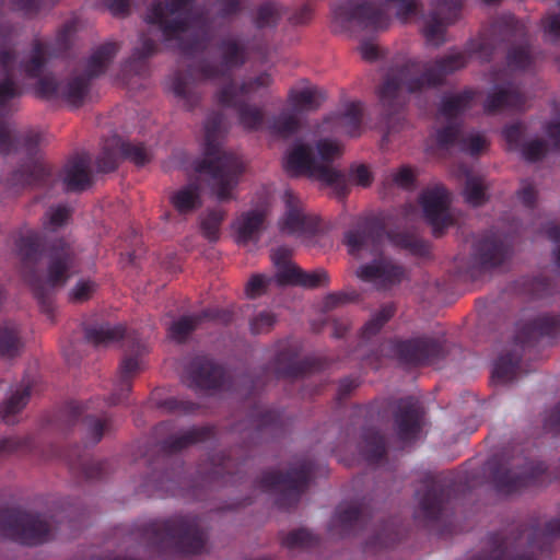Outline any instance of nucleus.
<instances>
[{
    "instance_id": "nucleus-1",
    "label": "nucleus",
    "mask_w": 560,
    "mask_h": 560,
    "mask_svg": "<svg viewBox=\"0 0 560 560\" xmlns=\"http://www.w3.org/2000/svg\"><path fill=\"white\" fill-rule=\"evenodd\" d=\"M504 43L509 45L503 69L491 72V81L495 90L488 94L483 110L495 114L504 109L524 110L526 96L521 88L512 81V73L528 70L534 62L532 47L525 25L512 14L497 18L490 27V38L480 39L474 48L480 57L489 61L494 46Z\"/></svg>"
},
{
    "instance_id": "nucleus-2",
    "label": "nucleus",
    "mask_w": 560,
    "mask_h": 560,
    "mask_svg": "<svg viewBox=\"0 0 560 560\" xmlns=\"http://www.w3.org/2000/svg\"><path fill=\"white\" fill-rule=\"evenodd\" d=\"M39 233L28 231L16 241L18 254L22 260L21 273L30 287L40 311L48 317L54 315L56 289L67 284L75 272L78 254L75 247L63 238L54 241L47 248V268L43 277L36 266L42 256Z\"/></svg>"
},
{
    "instance_id": "nucleus-3",
    "label": "nucleus",
    "mask_w": 560,
    "mask_h": 560,
    "mask_svg": "<svg viewBox=\"0 0 560 560\" xmlns=\"http://www.w3.org/2000/svg\"><path fill=\"white\" fill-rule=\"evenodd\" d=\"M467 58L463 52L445 55L433 61L408 60L392 69L378 89L383 114L389 125L392 119L399 120L408 95L443 84L448 74L464 68Z\"/></svg>"
},
{
    "instance_id": "nucleus-4",
    "label": "nucleus",
    "mask_w": 560,
    "mask_h": 560,
    "mask_svg": "<svg viewBox=\"0 0 560 560\" xmlns=\"http://www.w3.org/2000/svg\"><path fill=\"white\" fill-rule=\"evenodd\" d=\"M194 0H159L147 10L145 22L156 25L166 43L176 40L182 56L192 59L209 48L214 32L205 12H194Z\"/></svg>"
},
{
    "instance_id": "nucleus-5",
    "label": "nucleus",
    "mask_w": 560,
    "mask_h": 560,
    "mask_svg": "<svg viewBox=\"0 0 560 560\" xmlns=\"http://www.w3.org/2000/svg\"><path fill=\"white\" fill-rule=\"evenodd\" d=\"M224 115L210 113L205 121L203 156L194 162V170L206 182L219 201L233 198L232 191L237 186L244 172L240 156L221 148V133Z\"/></svg>"
},
{
    "instance_id": "nucleus-6",
    "label": "nucleus",
    "mask_w": 560,
    "mask_h": 560,
    "mask_svg": "<svg viewBox=\"0 0 560 560\" xmlns=\"http://www.w3.org/2000/svg\"><path fill=\"white\" fill-rule=\"evenodd\" d=\"M218 50L221 56L220 65L202 58L188 63L185 72L176 71L172 78V91L188 110L194 109L200 102L201 96L197 89L199 82L230 77V72L245 65L248 58L246 45L234 36L221 38Z\"/></svg>"
},
{
    "instance_id": "nucleus-7",
    "label": "nucleus",
    "mask_w": 560,
    "mask_h": 560,
    "mask_svg": "<svg viewBox=\"0 0 560 560\" xmlns=\"http://www.w3.org/2000/svg\"><path fill=\"white\" fill-rule=\"evenodd\" d=\"M316 149L318 156L314 155L310 144L295 143L284 158V171L291 177L305 175L317 179L331 186L339 199L346 198L349 194L346 176L331 166L332 161L341 154L339 144L329 139H322L317 141Z\"/></svg>"
},
{
    "instance_id": "nucleus-8",
    "label": "nucleus",
    "mask_w": 560,
    "mask_h": 560,
    "mask_svg": "<svg viewBox=\"0 0 560 560\" xmlns=\"http://www.w3.org/2000/svg\"><path fill=\"white\" fill-rule=\"evenodd\" d=\"M141 535L148 546L161 555H199L207 544L200 518L191 514L151 521L142 526Z\"/></svg>"
},
{
    "instance_id": "nucleus-9",
    "label": "nucleus",
    "mask_w": 560,
    "mask_h": 560,
    "mask_svg": "<svg viewBox=\"0 0 560 560\" xmlns=\"http://www.w3.org/2000/svg\"><path fill=\"white\" fill-rule=\"evenodd\" d=\"M85 339L95 347H107L119 340L126 349V354L119 365V393L110 395L105 404L114 406L127 398L131 390V378L141 370V357L147 351V346L137 331H127L122 324H100L89 326L84 330Z\"/></svg>"
},
{
    "instance_id": "nucleus-10",
    "label": "nucleus",
    "mask_w": 560,
    "mask_h": 560,
    "mask_svg": "<svg viewBox=\"0 0 560 560\" xmlns=\"http://www.w3.org/2000/svg\"><path fill=\"white\" fill-rule=\"evenodd\" d=\"M560 335V317L544 314L517 327L513 349L502 353L494 362L492 378L500 384L513 382L520 374L522 352L537 347L544 339L553 340Z\"/></svg>"
},
{
    "instance_id": "nucleus-11",
    "label": "nucleus",
    "mask_w": 560,
    "mask_h": 560,
    "mask_svg": "<svg viewBox=\"0 0 560 560\" xmlns=\"http://www.w3.org/2000/svg\"><path fill=\"white\" fill-rule=\"evenodd\" d=\"M489 468L495 489L504 494H513L551 480L546 464L529 458L523 452H504L500 458L489 462Z\"/></svg>"
},
{
    "instance_id": "nucleus-12",
    "label": "nucleus",
    "mask_w": 560,
    "mask_h": 560,
    "mask_svg": "<svg viewBox=\"0 0 560 560\" xmlns=\"http://www.w3.org/2000/svg\"><path fill=\"white\" fill-rule=\"evenodd\" d=\"M40 141L42 136L36 131L16 132L7 124L0 122V153L5 156L22 151L31 160V163H25L12 172L10 177L12 185L40 188L50 184V168L39 161H33L37 155Z\"/></svg>"
},
{
    "instance_id": "nucleus-13",
    "label": "nucleus",
    "mask_w": 560,
    "mask_h": 560,
    "mask_svg": "<svg viewBox=\"0 0 560 560\" xmlns=\"http://www.w3.org/2000/svg\"><path fill=\"white\" fill-rule=\"evenodd\" d=\"M455 490L456 482L450 475L424 474L415 492V520L424 526H431L441 521L452 508Z\"/></svg>"
},
{
    "instance_id": "nucleus-14",
    "label": "nucleus",
    "mask_w": 560,
    "mask_h": 560,
    "mask_svg": "<svg viewBox=\"0 0 560 560\" xmlns=\"http://www.w3.org/2000/svg\"><path fill=\"white\" fill-rule=\"evenodd\" d=\"M315 474V463L311 459L299 460L288 471L268 470L255 481V487L264 492L277 493L279 509L294 508L307 489Z\"/></svg>"
},
{
    "instance_id": "nucleus-15",
    "label": "nucleus",
    "mask_w": 560,
    "mask_h": 560,
    "mask_svg": "<svg viewBox=\"0 0 560 560\" xmlns=\"http://www.w3.org/2000/svg\"><path fill=\"white\" fill-rule=\"evenodd\" d=\"M271 82V75L266 72L244 81L241 85L231 80L217 93L218 103L236 110L238 122L243 129L257 131L264 125V112L260 107L248 104L245 97H248L259 89L269 86Z\"/></svg>"
},
{
    "instance_id": "nucleus-16",
    "label": "nucleus",
    "mask_w": 560,
    "mask_h": 560,
    "mask_svg": "<svg viewBox=\"0 0 560 560\" xmlns=\"http://www.w3.org/2000/svg\"><path fill=\"white\" fill-rule=\"evenodd\" d=\"M0 534L27 546H37L51 536L50 524L38 514L19 509H0Z\"/></svg>"
},
{
    "instance_id": "nucleus-17",
    "label": "nucleus",
    "mask_w": 560,
    "mask_h": 560,
    "mask_svg": "<svg viewBox=\"0 0 560 560\" xmlns=\"http://www.w3.org/2000/svg\"><path fill=\"white\" fill-rule=\"evenodd\" d=\"M392 349L398 360L407 365H434L446 359L448 346L443 338L420 336L392 341Z\"/></svg>"
},
{
    "instance_id": "nucleus-18",
    "label": "nucleus",
    "mask_w": 560,
    "mask_h": 560,
    "mask_svg": "<svg viewBox=\"0 0 560 560\" xmlns=\"http://www.w3.org/2000/svg\"><path fill=\"white\" fill-rule=\"evenodd\" d=\"M332 18L343 30H349L352 24L362 30L383 32L390 24V15L383 4L364 1L354 4L351 0L335 5L331 9Z\"/></svg>"
},
{
    "instance_id": "nucleus-19",
    "label": "nucleus",
    "mask_w": 560,
    "mask_h": 560,
    "mask_svg": "<svg viewBox=\"0 0 560 560\" xmlns=\"http://www.w3.org/2000/svg\"><path fill=\"white\" fill-rule=\"evenodd\" d=\"M91 80L83 73L73 75L66 81H57L52 77H42L36 84V94L46 100H63L73 106H81L90 91Z\"/></svg>"
},
{
    "instance_id": "nucleus-20",
    "label": "nucleus",
    "mask_w": 560,
    "mask_h": 560,
    "mask_svg": "<svg viewBox=\"0 0 560 560\" xmlns=\"http://www.w3.org/2000/svg\"><path fill=\"white\" fill-rule=\"evenodd\" d=\"M385 234L383 222L375 217H365L358 220L353 229L347 231L343 243L352 256L359 257L362 252L377 254Z\"/></svg>"
},
{
    "instance_id": "nucleus-21",
    "label": "nucleus",
    "mask_w": 560,
    "mask_h": 560,
    "mask_svg": "<svg viewBox=\"0 0 560 560\" xmlns=\"http://www.w3.org/2000/svg\"><path fill=\"white\" fill-rule=\"evenodd\" d=\"M511 245L501 235L488 232L474 244L471 261L480 271H491L502 266L511 256Z\"/></svg>"
},
{
    "instance_id": "nucleus-22",
    "label": "nucleus",
    "mask_w": 560,
    "mask_h": 560,
    "mask_svg": "<svg viewBox=\"0 0 560 560\" xmlns=\"http://www.w3.org/2000/svg\"><path fill=\"white\" fill-rule=\"evenodd\" d=\"M419 200L424 218L432 228L433 235L435 237L442 236L444 231L454 223L450 213L448 191L443 186L428 188L421 192Z\"/></svg>"
},
{
    "instance_id": "nucleus-23",
    "label": "nucleus",
    "mask_w": 560,
    "mask_h": 560,
    "mask_svg": "<svg viewBox=\"0 0 560 560\" xmlns=\"http://www.w3.org/2000/svg\"><path fill=\"white\" fill-rule=\"evenodd\" d=\"M462 8L463 0L436 1L422 30L423 36L429 45L440 47L445 43L446 27L454 24L459 19Z\"/></svg>"
},
{
    "instance_id": "nucleus-24",
    "label": "nucleus",
    "mask_w": 560,
    "mask_h": 560,
    "mask_svg": "<svg viewBox=\"0 0 560 560\" xmlns=\"http://www.w3.org/2000/svg\"><path fill=\"white\" fill-rule=\"evenodd\" d=\"M94 401L81 404L78 401H70L63 409V415L67 418L69 425H74L79 420H82L86 427L85 438L88 443L95 445L110 429V419L107 415L96 416L90 411L96 410L93 407Z\"/></svg>"
},
{
    "instance_id": "nucleus-25",
    "label": "nucleus",
    "mask_w": 560,
    "mask_h": 560,
    "mask_svg": "<svg viewBox=\"0 0 560 560\" xmlns=\"http://www.w3.org/2000/svg\"><path fill=\"white\" fill-rule=\"evenodd\" d=\"M13 27L7 23L0 24V69L4 77L0 81V108H4L12 100L22 94V90L12 80L15 52L11 49Z\"/></svg>"
},
{
    "instance_id": "nucleus-26",
    "label": "nucleus",
    "mask_w": 560,
    "mask_h": 560,
    "mask_svg": "<svg viewBox=\"0 0 560 560\" xmlns=\"http://www.w3.org/2000/svg\"><path fill=\"white\" fill-rule=\"evenodd\" d=\"M424 419L422 405L413 397L399 400L394 413V425L397 438L404 443H410L418 439Z\"/></svg>"
},
{
    "instance_id": "nucleus-27",
    "label": "nucleus",
    "mask_w": 560,
    "mask_h": 560,
    "mask_svg": "<svg viewBox=\"0 0 560 560\" xmlns=\"http://www.w3.org/2000/svg\"><path fill=\"white\" fill-rule=\"evenodd\" d=\"M357 276L365 282L373 283L377 289H390L401 283L406 278L405 268L389 258L374 259L372 262L362 265Z\"/></svg>"
},
{
    "instance_id": "nucleus-28",
    "label": "nucleus",
    "mask_w": 560,
    "mask_h": 560,
    "mask_svg": "<svg viewBox=\"0 0 560 560\" xmlns=\"http://www.w3.org/2000/svg\"><path fill=\"white\" fill-rule=\"evenodd\" d=\"M189 386L196 389H220L225 383L224 369L205 355L195 357L187 365Z\"/></svg>"
},
{
    "instance_id": "nucleus-29",
    "label": "nucleus",
    "mask_w": 560,
    "mask_h": 560,
    "mask_svg": "<svg viewBox=\"0 0 560 560\" xmlns=\"http://www.w3.org/2000/svg\"><path fill=\"white\" fill-rule=\"evenodd\" d=\"M184 478L175 469H152L138 487V492L147 497H186Z\"/></svg>"
},
{
    "instance_id": "nucleus-30",
    "label": "nucleus",
    "mask_w": 560,
    "mask_h": 560,
    "mask_svg": "<svg viewBox=\"0 0 560 560\" xmlns=\"http://www.w3.org/2000/svg\"><path fill=\"white\" fill-rule=\"evenodd\" d=\"M271 369L277 378L299 380L319 370L320 364L311 358L300 360L298 350L285 346L277 352Z\"/></svg>"
},
{
    "instance_id": "nucleus-31",
    "label": "nucleus",
    "mask_w": 560,
    "mask_h": 560,
    "mask_svg": "<svg viewBox=\"0 0 560 560\" xmlns=\"http://www.w3.org/2000/svg\"><path fill=\"white\" fill-rule=\"evenodd\" d=\"M233 315L226 310L218 307H209L202 310L200 313L192 315H185L173 322L168 328V336L177 341L184 342L194 332L201 323L206 320L219 322L228 325L232 322Z\"/></svg>"
},
{
    "instance_id": "nucleus-32",
    "label": "nucleus",
    "mask_w": 560,
    "mask_h": 560,
    "mask_svg": "<svg viewBox=\"0 0 560 560\" xmlns=\"http://www.w3.org/2000/svg\"><path fill=\"white\" fill-rule=\"evenodd\" d=\"M370 520L363 503L351 502L338 505L330 522V530L340 536L357 534L365 529Z\"/></svg>"
},
{
    "instance_id": "nucleus-33",
    "label": "nucleus",
    "mask_w": 560,
    "mask_h": 560,
    "mask_svg": "<svg viewBox=\"0 0 560 560\" xmlns=\"http://www.w3.org/2000/svg\"><path fill=\"white\" fill-rule=\"evenodd\" d=\"M91 158L81 153L68 160L61 173L65 190L68 192H81L90 188L93 177L90 170Z\"/></svg>"
},
{
    "instance_id": "nucleus-34",
    "label": "nucleus",
    "mask_w": 560,
    "mask_h": 560,
    "mask_svg": "<svg viewBox=\"0 0 560 560\" xmlns=\"http://www.w3.org/2000/svg\"><path fill=\"white\" fill-rule=\"evenodd\" d=\"M215 430L210 425L190 428L179 434H171L160 442V448L163 453L162 463L168 462V456L176 454L194 444L213 439Z\"/></svg>"
},
{
    "instance_id": "nucleus-35",
    "label": "nucleus",
    "mask_w": 560,
    "mask_h": 560,
    "mask_svg": "<svg viewBox=\"0 0 560 560\" xmlns=\"http://www.w3.org/2000/svg\"><path fill=\"white\" fill-rule=\"evenodd\" d=\"M245 462L235 463L231 457H213L209 469H200L201 481L206 485H235L242 479L238 476Z\"/></svg>"
},
{
    "instance_id": "nucleus-36",
    "label": "nucleus",
    "mask_w": 560,
    "mask_h": 560,
    "mask_svg": "<svg viewBox=\"0 0 560 560\" xmlns=\"http://www.w3.org/2000/svg\"><path fill=\"white\" fill-rule=\"evenodd\" d=\"M66 460L70 471L84 480H101L108 472L109 463L107 460L92 459L79 446L68 451Z\"/></svg>"
},
{
    "instance_id": "nucleus-37",
    "label": "nucleus",
    "mask_w": 560,
    "mask_h": 560,
    "mask_svg": "<svg viewBox=\"0 0 560 560\" xmlns=\"http://www.w3.org/2000/svg\"><path fill=\"white\" fill-rule=\"evenodd\" d=\"M276 281L279 285H299L306 289H316L327 287L329 284V276L324 269L307 272L296 265H289L278 270Z\"/></svg>"
},
{
    "instance_id": "nucleus-38",
    "label": "nucleus",
    "mask_w": 560,
    "mask_h": 560,
    "mask_svg": "<svg viewBox=\"0 0 560 560\" xmlns=\"http://www.w3.org/2000/svg\"><path fill=\"white\" fill-rule=\"evenodd\" d=\"M249 419L254 428L253 434L257 439L277 438L285 431V423L279 411L255 406L249 415Z\"/></svg>"
},
{
    "instance_id": "nucleus-39",
    "label": "nucleus",
    "mask_w": 560,
    "mask_h": 560,
    "mask_svg": "<svg viewBox=\"0 0 560 560\" xmlns=\"http://www.w3.org/2000/svg\"><path fill=\"white\" fill-rule=\"evenodd\" d=\"M287 212L282 230L289 233L314 234L319 228L318 218L303 213L291 194H287Z\"/></svg>"
},
{
    "instance_id": "nucleus-40",
    "label": "nucleus",
    "mask_w": 560,
    "mask_h": 560,
    "mask_svg": "<svg viewBox=\"0 0 560 560\" xmlns=\"http://www.w3.org/2000/svg\"><path fill=\"white\" fill-rule=\"evenodd\" d=\"M362 110L360 102H351L345 106L341 113L329 116L326 121L331 122L337 130H341L350 137H358L361 131Z\"/></svg>"
},
{
    "instance_id": "nucleus-41",
    "label": "nucleus",
    "mask_w": 560,
    "mask_h": 560,
    "mask_svg": "<svg viewBox=\"0 0 560 560\" xmlns=\"http://www.w3.org/2000/svg\"><path fill=\"white\" fill-rule=\"evenodd\" d=\"M32 394L30 383H22L0 404V417L5 424H14L16 416L25 408Z\"/></svg>"
},
{
    "instance_id": "nucleus-42",
    "label": "nucleus",
    "mask_w": 560,
    "mask_h": 560,
    "mask_svg": "<svg viewBox=\"0 0 560 560\" xmlns=\"http://www.w3.org/2000/svg\"><path fill=\"white\" fill-rule=\"evenodd\" d=\"M23 349L24 340L19 325L13 322L0 325V358L15 359L21 355Z\"/></svg>"
},
{
    "instance_id": "nucleus-43",
    "label": "nucleus",
    "mask_w": 560,
    "mask_h": 560,
    "mask_svg": "<svg viewBox=\"0 0 560 560\" xmlns=\"http://www.w3.org/2000/svg\"><path fill=\"white\" fill-rule=\"evenodd\" d=\"M118 45L109 42L97 47L86 61L83 74L93 80L103 74L118 52Z\"/></svg>"
},
{
    "instance_id": "nucleus-44",
    "label": "nucleus",
    "mask_w": 560,
    "mask_h": 560,
    "mask_svg": "<svg viewBox=\"0 0 560 560\" xmlns=\"http://www.w3.org/2000/svg\"><path fill=\"white\" fill-rule=\"evenodd\" d=\"M360 453L369 464L380 463L386 455V441L383 434L373 428L364 429Z\"/></svg>"
},
{
    "instance_id": "nucleus-45",
    "label": "nucleus",
    "mask_w": 560,
    "mask_h": 560,
    "mask_svg": "<svg viewBox=\"0 0 560 560\" xmlns=\"http://www.w3.org/2000/svg\"><path fill=\"white\" fill-rule=\"evenodd\" d=\"M158 51V44L142 34L140 46L136 47L126 62V70L137 75H144L148 71V59Z\"/></svg>"
},
{
    "instance_id": "nucleus-46",
    "label": "nucleus",
    "mask_w": 560,
    "mask_h": 560,
    "mask_svg": "<svg viewBox=\"0 0 560 560\" xmlns=\"http://www.w3.org/2000/svg\"><path fill=\"white\" fill-rule=\"evenodd\" d=\"M264 214L257 211L244 213L237 222L236 242L246 245L258 242L264 225Z\"/></svg>"
},
{
    "instance_id": "nucleus-47",
    "label": "nucleus",
    "mask_w": 560,
    "mask_h": 560,
    "mask_svg": "<svg viewBox=\"0 0 560 560\" xmlns=\"http://www.w3.org/2000/svg\"><path fill=\"white\" fill-rule=\"evenodd\" d=\"M474 97L475 92L472 90H465L460 93L444 96L439 112L448 121H455L459 115L470 107Z\"/></svg>"
},
{
    "instance_id": "nucleus-48",
    "label": "nucleus",
    "mask_w": 560,
    "mask_h": 560,
    "mask_svg": "<svg viewBox=\"0 0 560 560\" xmlns=\"http://www.w3.org/2000/svg\"><path fill=\"white\" fill-rule=\"evenodd\" d=\"M283 14L282 4L276 1H265L255 9L252 21L258 30L276 28Z\"/></svg>"
},
{
    "instance_id": "nucleus-49",
    "label": "nucleus",
    "mask_w": 560,
    "mask_h": 560,
    "mask_svg": "<svg viewBox=\"0 0 560 560\" xmlns=\"http://www.w3.org/2000/svg\"><path fill=\"white\" fill-rule=\"evenodd\" d=\"M171 203L180 214H187L201 207V196L199 187L189 184L176 190L171 196Z\"/></svg>"
},
{
    "instance_id": "nucleus-50",
    "label": "nucleus",
    "mask_w": 560,
    "mask_h": 560,
    "mask_svg": "<svg viewBox=\"0 0 560 560\" xmlns=\"http://www.w3.org/2000/svg\"><path fill=\"white\" fill-rule=\"evenodd\" d=\"M47 52V45L39 39H35L30 58L20 63V71L24 73L25 77L30 79L38 78L39 81L46 65Z\"/></svg>"
},
{
    "instance_id": "nucleus-51",
    "label": "nucleus",
    "mask_w": 560,
    "mask_h": 560,
    "mask_svg": "<svg viewBox=\"0 0 560 560\" xmlns=\"http://www.w3.org/2000/svg\"><path fill=\"white\" fill-rule=\"evenodd\" d=\"M323 101L324 94L317 88L292 90L289 94V102L295 112L316 110Z\"/></svg>"
},
{
    "instance_id": "nucleus-52",
    "label": "nucleus",
    "mask_w": 560,
    "mask_h": 560,
    "mask_svg": "<svg viewBox=\"0 0 560 560\" xmlns=\"http://www.w3.org/2000/svg\"><path fill=\"white\" fill-rule=\"evenodd\" d=\"M113 143L119 150L121 159L128 160L137 166H143L151 161L152 154L142 143L124 141L118 137H113Z\"/></svg>"
},
{
    "instance_id": "nucleus-53",
    "label": "nucleus",
    "mask_w": 560,
    "mask_h": 560,
    "mask_svg": "<svg viewBox=\"0 0 560 560\" xmlns=\"http://www.w3.org/2000/svg\"><path fill=\"white\" fill-rule=\"evenodd\" d=\"M267 129L275 136L289 138L300 129V120L296 114L283 110L268 121Z\"/></svg>"
},
{
    "instance_id": "nucleus-54",
    "label": "nucleus",
    "mask_w": 560,
    "mask_h": 560,
    "mask_svg": "<svg viewBox=\"0 0 560 560\" xmlns=\"http://www.w3.org/2000/svg\"><path fill=\"white\" fill-rule=\"evenodd\" d=\"M462 171L466 177L464 187V197L466 202L474 207L481 206L487 200L483 179L474 175L466 166H464Z\"/></svg>"
},
{
    "instance_id": "nucleus-55",
    "label": "nucleus",
    "mask_w": 560,
    "mask_h": 560,
    "mask_svg": "<svg viewBox=\"0 0 560 560\" xmlns=\"http://www.w3.org/2000/svg\"><path fill=\"white\" fill-rule=\"evenodd\" d=\"M395 312L396 307L393 303L383 305L381 310L362 327V337L369 339L376 335L394 316Z\"/></svg>"
},
{
    "instance_id": "nucleus-56",
    "label": "nucleus",
    "mask_w": 560,
    "mask_h": 560,
    "mask_svg": "<svg viewBox=\"0 0 560 560\" xmlns=\"http://www.w3.org/2000/svg\"><path fill=\"white\" fill-rule=\"evenodd\" d=\"M225 212L221 209H211L201 219L202 235L209 242H217L220 236V226L224 220Z\"/></svg>"
},
{
    "instance_id": "nucleus-57",
    "label": "nucleus",
    "mask_w": 560,
    "mask_h": 560,
    "mask_svg": "<svg viewBox=\"0 0 560 560\" xmlns=\"http://www.w3.org/2000/svg\"><path fill=\"white\" fill-rule=\"evenodd\" d=\"M121 155L116 144L113 143V138L108 139L96 159V168L102 173L113 172L118 167Z\"/></svg>"
},
{
    "instance_id": "nucleus-58",
    "label": "nucleus",
    "mask_w": 560,
    "mask_h": 560,
    "mask_svg": "<svg viewBox=\"0 0 560 560\" xmlns=\"http://www.w3.org/2000/svg\"><path fill=\"white\" fill-rule=\"evenodd\" d=\"M318 542V537L305 528L291 530L282 539V545L289 549L312 548Z\"/></svg>"
},
{
    "instance_id": "nucleus-59",
    "label": "nucleus",
    "mask_w": 560,
    "mask_h": 560,
    "mask_svg": "<svg viewBox=\"0 0 560 560\" xmlns=\"http://www.w3.org/2000/svg\"><path fill=\"white\" fill-rule=\"evenodd\" d=\"M523 285L524 290L535 299L551 295L555 289L553 281L544 275L525 279Z\"/></svg>"
},
{
    "instance_id": "nucleus-60",
    "label": "nucleus",
    "mask_w": 560,
    "mask_h": 560,
    "mask_svg": "<svg viewBox=\"0 0 560 560\" xmlns=\"http://www.w3.org/2000/svg\"><path fill=\"white\" fill-rule=\"evenodd\" d=\"M462 125L457 121H447V125L440 128L435 133V141L440 149L446 150L454 144L459 145L462 139Z\"/></svg>"
},
{
    "instance_id": "nucleus-61",
    "label": "nucleus",
    "mask_w": 560,
    "mask_h": 560,
    "mask_svg": "<svg viewBox=\"0 0 560 560\" xmlns=\"http://www.w3.org/2000/svg\"><path fill=\"white\" fill-rule=\"evenodd\" d=\"M416 176L409 166H401L397 171L387 174L383 180V186L390 187L397 186L404 189H410L413 187Z\"/></svg>"
},
{
    "instance_id": "nucleus-62",
    "label": "nucleus",
    "mask_w": 560,
    "mask_h": 560,
    "mask_svg": "<svg viewBox=\"0 0 560 560\" xmlns=\"http://www.w3.org/2000/svg\"><path fill=\"white\" fill-rule=\"evenodd\" d=\"M245 0H214L215 18L223 21H232L242 13Z\"/></svg>"
},
{
    "instance_id": "nucleus-63",
    "label": "nucleus",
    "mask_w": 560,
    "mask_h": 560,
    "mask_svg": "<svg viewBox=\"0 0 560 560\" xmlns=\"http://www.w3.org/2000/svg\"><path fill=\"white\" fill-rule=\"evenodd\" d=\"M397 244L416 256H427L430 253V244L421 237L412 234H399Z\"/></svg>"
},
{
    "instance_id": "nucleus-64",
    "label": "nucleus",
    "mask_w": 560,
    "mask_h": 560,
    "mask_svg": "<svg viewBox=\"0 0 560 560\" xmlns=\"http://www.w3.org/2000/svg\"><path fill=\"white\" fill-rule=\"evenodd\" d=\"M277 323V316L270 311H261L249 320V329L253 335L268 334Z\"/></svg>"
}]
</instances>
